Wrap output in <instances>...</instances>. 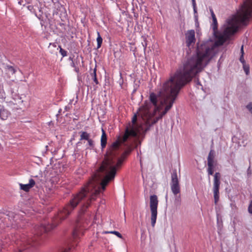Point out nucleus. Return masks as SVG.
Listing matches in <instances>:
<instances>
[{
  "label": "nucleus",
  "mask_w": 252,
  "mask_h": 252,
  "mask_svg": "<svg viewBox=\"0 0 252 252\" xmlns=\"http://www.w3.org/2000/svg\"><path fill=\"white\" fill-rule=\"evenodd\" d=\"M252 13V0H245L236 14L229 18L217 30V18L212 25L213 39L197 44L196 54L188 59L168 80L163 84L158 94H150L149 100L138 109V115L143 121H158L172 108L181 88L190 81L220 52V47L235 33L239 26L246 24Z\"/></svg>",
  "instance_id": "f257e3e1"
},
{
  "label": "nucleus",
  "mask_w": 252,
  "mask_h": 252,
  "mask_svg": "<svg viewBox=\"0 0 252 252\" xmlns=\"http://www.w3.org/2000/svg\"><path fill=\"white\" fill-rule=\"evenodd\" d=\"M123 160V159H118L115 164V161L111 157H108L87 185L74 194L69 204L60 212L58 218L61 220L64 219L78 204H80L83 207H88L90 201L94 200L99 194V184L102 189L104 190L108 183L114 178L116 168L121 165Z\"/></svg>",
  "instance_id": "f03ea898"
},
{
  "label": "nucleus",
  "mask_w": 252,
  "mask_h": 252,
  "mask_svg": "<svg viewBox=\"0 0 252 252\" xmlns=\"http://www.w3.org/2000/svg\"><path fill=\"white\" fill-rule=\"evenodd\" d=\"M136 120L137 116L135 115L132 118L131 124L126 127L125 133L122 136H119L117 140L112 144L111 147V150H115L121 145L124 144L127 146L128 149L123 155V158H125L131 151L130 146L132 143L131 138L136 137L137 134L143 129L142 126H138L136 124Z\"/></svg>",
  "instance_id": "7ed1b4c3"
},
{
  "label": "nucleus",
  "mask_w": 252,
  "mask_h": 252,
  "mask_svg": "<svg viewBox=\"0 0 252 252\" xmlns=\"http://www.w3.org/2000/svg\"><path fill=\"white\" fill-rule=\"evenodd\" d=\"M158 201L157 196L156 195H152L150 196V207L151 212V224L153 227H154L156 222L157 215H158Z\"/></svg>",
  "instance_id": "20e7f679"
},
{
  "label": "nucleus",
  "mask_w": 252,
  "mask_h": 252,
  "mask_svg": "<svg viewBox=\"0 0 252 252\" xmlns=\"http://www.w3.org/2000/svg\"><path fill=\"white\" fill-rule=\"evenodd\" d=\"M248 136L242 133H237L232 138L233 143L238 144V146H246L247 144Z\"/></svg>",
  "instance_id": "39448f33"
},
{
  "label": "nucleus",
  "mask_w": 252,
  "mask_h": 252,
  "mask_svg": "<svg viewBox=\"0 0 252 252\" xmlns=\"http://www.w3.org/2000/svg\"><path fill=\"white\" fill-rule=\"evenodd\" d=\"M171 189L173 193L176 195L180 191L179 180L176 172H173L171 176Z\"/></svg>",
  "instance_id": "423d86ee"
},
{
  "label": "nucleus",
  "mask_w": 252,
  "mask_h": 252,
  "mask_svg": "<svg viewBox=\"0 0 252 252\" xmlns=\"http://www.w3.org/2000/svg\"><path fill=\"white\" fill-rule=\"evenodd\" d=\"M186 43L189 48L193 46L195 42V32L193 30L188 31L185 33Z\"/></svg>",
  "instance_id": "0eeeda50"
},
{
  "label": "nucleus",
  "mask_w": 252,
  "mask_h": 252,
  "mask_svg": "<svg viewBox=\"0 0 252 252\" xmlns=\"http://www.w3.org/2000/svg\"><path fill=\"white\" fill-rule=\"evenodd\" d=\"M35 185V182L33 179H30L29 183L27 184H20V189L25 191H29Z\"/></svg>",
  "instance_id": "6e6552de"
},
{
  "label": "nucleus",
  "mask_w": 252,
  "mask_h": 252,
  "mask_svg": "<svg viewBox=\"0 0 252 252\" xmlns=\"http://www.w3.org/2000/svg\"><path fill=\"white\" fill-rule=\"evenodd\" d=\"M10 112L7 110L3 108L0 109V118L1 120H6L10 116Z\"/></svg>",
  "instance_id": "1a4fd4ad"
},
{
  "label": "nucleus",
  "mask_w": 252,
  "mask_h": 252,
  "mask_svg": "<svg viewBox=\"0 0 252 252\" xmlns=\"http://www.w3.org/2000/svg\"><path fill=\"white\" fill-rule=\"evenodd\" d=\"M219 187H213L214 202L216 204H217L219 200Z\"/></svg>",
  "instance_id": "9d476101"
},
{
  "label": "nucleus",
  "mask_w": 252,
  "mask_h": 252,
  "mask_svg": "<svg viewBox=\"0 0 252 252\" xmlns=\"http://www.w3.org/2000/svg\"><path fill=\"white\" fill-rule=\"evenodd\" d=\"M107 143V136L106 134L103 130V128H102V135L101 137V146L102 148H104Z\"/></svg>",
  "instance_id": "9b49d317"
},
{
  "label": "nucleus",
  "mask_w": 252,
  "mask_h": 252,
  "mask_svg": "<svg viewBox=\"0 0 252 252\" xmlns=\"http://www.w3.org/2000/svg\"><path fill=\"white\" fill-rule=\"evenodd\" d=\"M208 167H214V156L211 152L209 153L208 158Z\"/></svg>",
  "instance_id": "f8f14e48"
},
{
  "label": "nucleus",
  "mask_w": 252,
  "mask_h": 252,
  "mask_svg": "<svg viewBox=\"0 0 252 252\" xmlns=\"http://www.w3.org/2000/svg\"><path fill=\"white\" fill-rule=\"evenodd\" d=\"M220 174L219 173H216L214 175V187H220Z\"/></svg>",
  "instance_id": "ddd939ff"
},
{
  "label": "nucleus",
  "mask_w": 252,
  "mask_h": 252,
  "mask_svg": "<svg viewBox=\"0 0 252 252\" xmlns=\"http://www.w3.org/2000/svg\"><path fill=\"white\" fill-rule=\"evenodd\" d=\"M90 134L85 131L81 132L80 140H88L90 139Z\"/></svg>",
  "instance_id": "4468645a"
},
{
  "label": "nucleus",
  "mask_w": 252,
  "mask_h": 252,
  "mask_svg": "<svg viewBox=\"0 0 252 252\" xmlns=\"http://www.w3.org/2000/svg\"><path fill=\"white\" fill-rule=\"evenodd\" d=\"M97 37L96 38L97 41V48L98 49L101 47L102 42V38H101L100 33L99 32H97Z\"/></svg>",
  "instance_id": "2eb2a0df"
},
{
  "label": "nucleus",
  "mask_w": 252,
  "mask_h": 252,
  "mask_svg": "<svg viewBox=\"0 0 252 252\" xmlns=\"http://www.w3.org/2000/svg\"><path fill=\"white\" fill-rule=\"evenodd\" d=\"M103 233L105 234H107V233L114 234L116 235L119 238H122V235L118 231H104Z\"/></svg>",
  "instance_id": "dca6fc26"
},
{
  "label": "nucleus",
  "mask_w": 252,
  "mask_h": 252,
  "mask_svg": "<svg viewBox=\"0 0 252 252\" xmlns=\"http://www.w3.org/2000/svg\"><path fill=\"white\" fill-rule=\"evenodd\" d=\"M241 56L240 57V62L244 64H245V60H244V50H243V46H242L241 48Z\"/></svg>",
  "instance_id": "f3484780"
},
{
  "label": "nucleus",
  "mask_w": 252,
  "mask_h": 252,
  "mask_svg": "<svg viewBox=\"0 0 252 252\" xmlns=\"http://www.w3.org/2000/svg\"><path fill=\"white\" fill-rule=\"evenodd\" d=\"M88 141V143H87V148H92L94 147V141L90 139H89Z\"/></svg>",
  "instance_id": "a211bd4d"
},
{
  "label": "nucleus",
  "mask_w": 252,
  "mask_h": 252,
  "mask_svg": "<svg viewBox=\"0 0 252 252\" xmlns=\"http://www.w3.org/2000/svg\"><path fill=\"white\" fill-rule=\"evenodd\" d=\"M243 69H244V70L246 74L247 75H248L249 74V66L246 64H243Z\"/></svg>",
  "instance_id": "6ab92c4d"
},
{
  "label": "nucleus",
  "mask_w": 252,
  "mask_h": 252,
  "mask_svg": "<svg viewBox=\"0 0 252 252\" xmlns=\"http://www.w3.org/2000/svg\"><path fill=\"white\" fill-rule=\"evenodd\" d=\"M7 69L8 70V71L10 73H11L12 74H14L16 72V69L15 68H14L13 66H7Z\"/></svg>",
  "instance_id": "aec40b11"
},
{
  "label": "nucleus",
  "mask_w": 252,
  "mask_h": 252,
  "mask_svg": "<svg viewBox=\"0 0 252 252\" xmlns=\"http://www.w3.org/2000/svg\"><path fill=\"white\" fill-rule=\"evenodd\" d=\"M59 47L60 48V52L62 54L63 57L66 56L67 55L66 51L63 49L61 46H59Z\"/></svg>",
  "instance_id": "412c9836"
},
{
  "label": "nucleus",
  "mask_w": 252,
  "mask_h": 252,
  "mask_svg": "<svg viewBox=\"0 0 252 252\" xmlns=\"http://www.w3.org/2000/svg\"><path fill=\"white\" fill-rule=\"evenodd\" d=\"M214 167H208V173L209 175H213Z\"/></svg>",
  "instance_id": "4be33fe9"
},
{
  "label": "nucleus",
  "mask_w": 252,
  "mask_h": 252,
  "mask_svg": "<svg viewBox=\"0 0 252 252\" xmlns=\"http://www.w3.org/2000/svg\"><path fill=\"white\" fill-rule=\"evenodd\" d=\"M247 108L251 112L252 114V103H250L247 105Z\"/></svg>",
  "instance_id": "5701e85b"
},
{
  "label": "nucleus",
  "mask_w": 252,
  "mask_h": 252,
  "mask_svg": "<svg viewBox=\"0 0 252 252\" xmlns=\"http://www.w3.org/2000/svg\"><path fill=\"white\" fill-rule=\"evenodd\" d=\"M248 211L250 214H252V201H251L250 203V205H249V206L248 208Z\"/></svg>",
  "instance_id": "b1692460"
},
{
  "label": "nucleus",
  "mask_w": 252,
  "mask_h": 252,
  "mask_svg": "<svg viewBox=\"0 0 252 252\" xmlns=\"http://www.w3.org/2000/svg\"><path fill=\"white\" fill-rule=\"evenodd\" d=\"M94 81L95 82L96 84H97L98 83V81H97L96 77V73H95V70L94 71Z\"/></svg>",
  "instance_id": "393cba45"
},
{
  "label": "nucleus",
  "mask_w": 252,
  "mask_h": 252,
  "mask_svg": "<svg viewBox=\"0 0 252 252\" xmlns=\"http://www.w3.org/2000/svg\"><path fill=\"white\" fill-rule=\"evenodd\" d=\"M193 8L194 13L195 14V17H196V16L195 14L197 13V9H196V6H193Z\"/></svg>",
  "instance_id": "a878e982"
},
{
  "label": "nucleus",
  "mask_w": 252,
  "mask_h": 252,
  "mask_svg": "<svg viewBox=\"0 0 252 252\" xmlns=\"http://www.w3.org/2000/svg\"><path fill=\"white\" fill-rule=\"evenodd\" d=\"M211 15L213 18V20L214 19V17H216L215 14L214 13L213 11L211 10Z\"/></svg>",
  "instance_id": "bb28decb"
},
{
  "label": "nucleus",
  "mask_w": 252,
  "mask_h": 252,
  "mask_svg": "<svg viewBox=\"0 0 252 252\" xmlns=\"http://www.w3.org/2000/svg\"><path fill=\"white\" fill-rule=\"evenodd\" d=\"M77 232H76V231H74V232H73V236H74V237H76V236H77Z\"/></svg>",
  "instance_id": "cd10ccee"
},
{
  "label": "nucleus",
  "mask_w": 252,
  "mask_h": 252,
  "mask_svg": "<svg viewBox=\"0 0 252 252\" xmlns=\"http://www.w3.org/2000/svg\"><path fill=\"white\" fill-rule=\"evenodd\" d=\"M192 6H196L195 0H192Z\"/></svg>",
  "instance_id": "c85d7f7f"
},
{
  "label": "nucleus",
  "mask_w": 252,
  "mask_h": 252,
  "mask_svg": "<svg viewBox=\"0 0 252 252\" xmlns=\"http://www.w3.org/2000/svg\"><path fill=\"white\" fill-rule=\"evenodd\" d=\"M18 3L20 5L22 4V1L21 0L18 1Z\"/></svg>",
  "instance_id": "c756f323"
},
{
  "label": "nucleus",
  "mask_w": 252,
  "mask_h": 252,
  "mask_svg": "<svg viewBox=\"0 0 252 252\" xmlns=\"http://www.w3.org/2000/svg\"><path fill=\"white\" fill-rule=\"evenodd\" d=\"M44 229H45V231H47V228H45Z\"/></svg>",
  "instance_id": "7c9ffc66"
},
{
  "label": "nucleus",
  "mask_w": 252,
  "mask_h": 252,
  "mask_svg": "<svg viewBox=\"0 0 252 252\" xmlns=\"http://www.w3.org/2000/svg\"><path fill=\"white\" fill-rule=\"evenodd\" d=\"M19 252H21V251L20 250Z\"/></svg>",
  "instance_id": "2f4dec72"
}]
</instances>
